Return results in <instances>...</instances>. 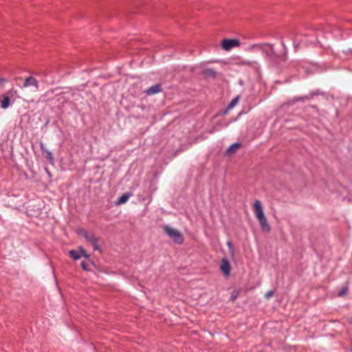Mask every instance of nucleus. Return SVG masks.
Instances as JSON below:
<instances>
[{
    "label": "nucleus",
    "mask_w": 352,
    "mask_h": 352,
    "mask_svg": "<svg viewBox=\"0 0 352 352\" xmlns=\"http://www.w3.org/2000/svg\"><path fill=\"white\" fill-rule=\"evenodd\" d=\"M254 213L257 218L261 230L265 232L270 231V226L264 214L263 208L259 200H256L253 204Z\"/></svg>",
    "instance_id": "1"
},
{
    "label": "nucleus",
    "mask_w": 352,
    "mask_h": 352,
    "mask_svg": "<svg viewBox=\"0 0 352 352\" xmlns=\"http://www.w3.org/2000/svg\"><path fill=\"white\" fill-rule=\"evenodd\" d=\"M248 52H261L269 57L272 63V56L274 55V45L268 43H255L248 46L245 49Z\"/></svg>",
    "instance_id": "2"
},
{
    "label": "nucleus",
    "mask_w": 352,
    "mask_h": 352,
    "mask_svg": "<svg viewBox=\"0 0 352 352\" xmlns=\"http://www.w3.org/2000/svg\"><path fill=\"white\" fill-rule=\"evenodd\" d=\"M163 230L166 234L177 244H182L184 242V237L182 234L176 229L172 228L170 226L165 225L163 226Z\"/></svg>",
    "instance_id": "3"
},
{
    "label": "nucleus",
    "mask_w": 352,
    "mask_h": 352,
    "mask_svg": "<svg viewBox=\"0 0 352 352\" xmlns=\"http://www.w3.org/2000/svg\"><path fill=\"white\" fill-rule=\"evenodd\" d=\"M78 234L83 236L87 242L91 244L94 251H101L100 246L98 245L99 238L96 236V235L94 233L89 232L85 230H80L78 231Z\"/></svg>",
    "instance_id": "4"
},
{
    "label": "nucleus",
    "mask_w": 352,
    "mask_h": 352,
    "mask_svg": "<svg viewBox=\"0 0 352 352\" xmlns=\"http://www.w3.org/2000/svg\"><path fill=\"white\" fill-rule=\"evenodd\" d=\"M281 45L283 47L284 53L282 56H275V54L272 56V65L274 67H279L282 63H285L287 60V47L283 39L280 41Z\"/></svg>",
    "instance_id": "5"
},
{
    "label": "nucleus",
    "mask_w": 352,
    "mask_h": 352,
    "mask_svg": "<svg viewBox=\"0 0 352 352\" xmlns=\"http://www.w3.org/2000/svg\"><path fill=\"white\" fill-rule=\"evenodd\" d=\"M69 256L74 260H78L81 256H84L86 258H89V255L87 253L86 250H85L82 248H80L79 250H72L69 252Z\"/></svg>",
    "instance_id": "6"
},
{
    "label": "nucleus",
    "mask_w": 352,
    "mask_h": 352,
    "mask_svg": "<svg viewBox=\"0 0 352 352\" xmlns=\"http://www.w3.org/2000/svg\"><path fill=\"white\" fill-rule=\"evenodd\" d=\"M240 41L237 39H223L221 42L222 48L225 50H229L234 47H239Z\"/></svg>",
    "instance_id": "7"
},
{
    "label": "nucleus",
    "mask_w": 352,
    "mask_h": 352,
    "mask_svg": "<svg viewBox=\"0 0 352 352\" xmlns=\"http://www.w3.org/2000/svg\"><path fill=\"white\" fill-rule=\"evenodd\" d=\"M221 270L225 276H230L231 272V266L229 261L226 258H223L221 259Z\"/></svg>",
    "instance_id": "8"
},
{
    "label": "nucleus",
    "mask_w": 352,
    "mask_h": 352,
    "mask_svg": "<svg viewBox=\"0 0 352 352\" xmlns=\"http://www.w3.org/2000/svg\"><path fill=\"white\" fill-rule=\"evenodd\" d=\"M30 86H33L36 89L38 88V80L32 76H30L25 79L23 87H28Z\"/></svg>",
    "instance_id": "9"
},
{
    "label": "nucleus",
    "mask_w": 352,
    "mask_h": 352,
    "mask_svg": "<svg viewBox=\"0 0 352 352\" xmlns=\"http://www.w3.org/2000/svg\"><path fill=\"white\" fill-rule=\"evenodd\" d=\"M40 147L43 153H45L46 158L51 164H54V158L51 151L47 149L43 142H40Z\"/></svg>",
    "instance_id": "10"
},
{
    "label": "nucleus",
    "mask_w": 352,
    "mask_h": 352,
    "mask_svg": "<svg viewBox=\"0 0 352 352\" xmlns=\"http://www.w3.org/2000/svg\"><path fill=\"white\" fill-rule=\"evenodd\" d=\"M162 91L161 84H155L149 88H148L145 92L147 95L151 96L157 93H160Z\"/></svg>",
    "instance_id": "11"
},
{
    "label": "nucleus",
    "mask_w": 352,
    "mask_h": 352,
    "mask_svg": "<svg viewBox=\"0 0 352 352\" xmlns=\"http://www.w3.org/2000/svg\"><path fill=\"white\" fill-rule=\"evenodd\" d=\"M11 104L10 97L8 94H5L2 95V99L0 100V107L3 109H8Z\"/></svg>",
    "instance_id": "12"
},
{
    "label": "nucleus",
    "mask_w": 352,
    "mask_h": 352,
    "mask_svg": "<svg viewBox=\"0 0 352 352\" xmlns=\"http://www.w3.org/2000/svg\"><path fill=\"white\" fill-rule=\"evenodd\" d=\"M132 196V193L131 192H126L122 194L116 201V205H121L124 203H126L130 197Z\"/></svg>",
    "instance_id": "13"
},
{
    "label": "nucleus",
    "mask_w": 352,
    "mask_h": 352,
    "mask_svg": "<svg viewBox=\"0 0 352 352\" xmlns=\"http://www.w3.org/2000/svg\"><path fill=\"white\" fill-rule=\"evenodd\" d=\"M202 74L206 78H214L217 76V72L213 69H206L202 72Z\"/></svg>",
    "instance_id": "14"
},
{
    "label": "nucleus",
    "mask_w": 352,
    "mask_h": 352,
    "mask_svg": "<svg viewBox=\"0 0 352 352\" xmlns=\"http://www.w3.org/2000/svg\"><path fill=\"white\" fill-rule=\"evenodd\" d=\"M241 144L239 142H236V143L231 144L226 150V153H232L235 152L241 146Z\"/></svg>",
    "instance_id": "15"
},
{
    "label": "nucleus",
    "mask_w": 352,
    "mask_h": 352,
    "mask_svg": "<svg viewBox=\"0 0 352 352\" xmlns=\"http://www.w3.org/2000/svg\"><path fill=\"white\" fill-rule=\"evenodd\" d=\"M349 289V285L348 283H346L344 286H343L341 289L338 292V296L341 297L346 295V294L348 292Z\"/></svg>",
    "instance_id": "16"
},
{
    "label": "nucleus",
    "mask_w": 352,
    "mask_h": 352,
    "mask_svg": "<svg viewBox=\"0 0 352 352\" xmlns=\"http://www.w3.org/2000/svg\"><path fill=\"white\" fill-rule=\"evenodd\" d=\"M6 94H8L9 96V97L10 96V97L19 98L18 91L14 88L10 89Z\"/></svg>",
    "instance_id": "17"
},
{
    "label": "nucleus",
    "mask_w": 352,
    "mask_h": 352,
    "mask_svg": "<svg viewBox=\"0 0 352 352\" xmlns=\"http://www.w3.org/2000/svg\"><path fill=\"white\" fill-rule=\"evenodd\" d=\"M239 98V96H237L234 98H233L232 100L228 105L227 108L228 109H232L236 105V104L237 103Z\"/></svg>",
    "instance_id": "18"
},
{
    "label": "nucleus",
    "mask_w": 352,
    "mask_h": 352,
    "mask_svg": "<svg viewBox=\"0 0 352 352\" xmlns=\"http://www.w3.org/2000/svg\"><path fill=\"white\" fill-rule=\"evenodd\" d=\"M227 246L228 247V251L230 253V254L234 255V251L232 243L231 241H227Z\"/></svg>",
    "instance_id": "19"
},
{
    "label": "nucleus",
    "mask_w": 352,
    "mask_h": 352,
    "mask_svg": "<svg viewBox=\"0 0 352 352\" xmlns=\"http://www.w3.org/2000/svg\"><path fill=\"white\" fill-rule=\"evenodd\" d=\"M81 267L86 272H89L91 270L88 267V263L85 261L81 262Z\"/></svg>",
    "instance_id": "20"
},
{
    "label": "nucleus",
    "mask_w": 352,
    "mask_h": 352,
    "mask_svg": "<svg viewBox=\"0 0 352 352\" xmlns=\"http://www.w3.org/2000/svg\"><path fill=\"white\" fill-rule=\"evenodd\" d=\"M246 65H251L253 67H255V68H258V64L257 62L256 61H248V62H245V63Z\"/></svg>",
    "instance_id": "21"
},
{
    "label": "nucleus",
    "mask_w": 352,
    "mask_h": 352,
    "mask_svg": "<svg viewBox=\"0 0 352 352\" xmlns=\"http://www.w3.org/2000/svg\"><path fill=\"white\" fill-rule=\"evenodd\" d=\"M274 294V290H270L268 291L265 294V298L268 299L270 298V297H272Z\"/></svg>",
    "instance_id": "22"
},
{
    "label": "nucleus",
    "mask_w": 352,
    "mask_h": 352,
    "mask_svg": "<svg viewBox=\"0 0 352 352\" xmlns=\"http://www.w3.org/2000/svg\"><path fill=\"white\" fill-rule=\"evenodd\" d=\"M6 82H7V80L3 78H0V85L3 86Z\"/></svg>",
    "instance_id": "23"
},
{
    "label": "nucleus",
    "mask_w": 352,
    "mask_h": 352,
    "mask_svg": "<svg viewBox=\"0 0 352 352\" xmlns=\"http://www.w3.org/2000/svg\"><path fill=\"white\" fill-rule=\"evenodd\" d=\"M236 296H233V295L232 296V300L236 299Z\"/></svg>",
    "instance_id": "24"
},
{
    "label": "nucleus",
    "mask_w": 352,
    "mask_h": 352,
    "mask_svg": "<svg viewBox=\"0 0 352 352\" xmlns=\"http://www.w3.org/2000/svg\"><path fill=\"white\" fill-rule=\"evenodd\" d=\"M318 93H314V94H312L311 96H316V95H318Z\"/></svg>",
    "instance_id": "25"
},
{
    "label": "nucleus",
    "mask_w": 352,
    "mask_h": 352,
    "mask_svg": "<svg viewBox=\"0 0 352 352\" xmlns=\"http://www.w3.org/2000/svg\"><path fill=\"white\" fill-rule=\"evenodd\" d=\"M302 100V98H298L297 100Z\"/></svg>",
    "instance_id": "26"
}]
</instances>
